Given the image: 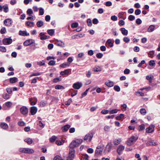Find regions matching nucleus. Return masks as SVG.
<instances>
[{
	"mask_svg": "<svg viewBox=\"0 0 160 160\" xmlns=\"http://www.w3.org/2000/svg\"><path fill=\"white\" fill-rule=\"evenodd\" d=\"M138 138V137L137 134L132 136L127 141V144L129 146H132L136 142Z\"/></svg>",
	"mask_w": 160,
	"mask_h": 160,
	"instance_id": "obj_1",
	"label": "nucleus"
},
{
	"mask_svg": "<svg viewBox=\"0 0 160 160\" xmlns=\"http://www.w3.org/2000/svg\"><path fill=\"white\" fill-rule=\"evenodd\" d=\"M92 137L93 135L92 133H88L85 136L84 138V140L90 142L91 141Z\"/></svg>",
	"mask_w": 160,
	"mask_h": 160,
	"instance_id": "obj_10",
	"label": "nucleus"
},
{
	"mask_svg": "<svg viewBox=\"0 0 160 160\" xmlns=\"http://www.w3.org/2000/svg\"><path fill=\"white\" fill-rule=\"evenodd\" d=\"M55 88L56 89H64V88L62 85H58L55 86Z\"/></svg>",
	"mask_w": 160,
	"mask_h": 160,
	"instance_id": "obj_45",
	"label": "nucleus"
},
{
	"mask_svg": "<svg viewBox=\"0 0 160 160\" xmlns=\"http://www.w3.org/2000/svg\"><path fill=\"white\" fill-rule=\"evenodd\" d=\"M44 13V9L42 8H39V15H42Z\"/></svg>",
	"mask_w": 160,
	"mask_h": 160,
	"instance_id": "obj_46",
	"label": "nucleus"
},
{
	"mask_svg": "<svg viewBox=\"0 0 160 160\" xmlns=\"http://www.w3.org/2000/svg\"><path fill=\"white\" fill-rule=\"evenodd\" d=\"M37 108L35 107H32L31 108L30 112L32 115L35 114L37 111Z\"/></svg>",
	"mask_w": 160,
	"mask_h": 160,
	"instance_id": "obj_17",
	"label": "nucleus"
},
{
	"mask_svg": "<svg viewBox=\"0 0 160 160\" xmlns=\"http://www.w3.org/2000/svg\"><path fill=\"white\" fill-rule=\"evenodd\" d=\"M41 73L38 72L34 73H32V74L30 75V77H32L34 76H38V75H41Z\"/></svg>",
	"mask_w": 160,
	"mask_h": 160,
	"instance_id": "obj_54",
	"label": "nucleus"
},
{
	"mask_svg": "<svg viewBox=\"0 0 160 160\" xmlns=\"http://www.w3.org/2000/svg\"><path fill=\"white\" fill-rule=\"evenodd\" d=\"M119 110V109H115L112 110H109V113L110 114H112L114 113H116Z\"/></svg>",
	"mask_w": 160,
	"mask_h": 160,
	"instance_id": "obj_36",
	"label": "nucleus"
},
{
	"mask_svg": "<svg viewBox=\"0 0 160 160\" xmlns=\"http://www.w3.org/2000/svg\"><path fill=\"white\" fill-rule=\"evenodd\" d=\"M114 89L115 91L118 92H119L120 91V88L118 85H115L114 87Z\"/></svg>",
	"mask_w": 160,
	"mask_h": 160,
	"instance_id": "obj_47",
	"label": "nucleus"
},
{
	"mask_svg": "<svg viewBox=\"0 0 160 160\" xmlns=\"http://www.w3.org/2000/svg\"><path fill=\"white\" fill-rule=\"evenodd\" d=\"M154 52H155L154 51L152 50L150 51L148 53L149 56L151 57V58L153 57Z\"/></svg>",
	"mask_w": 160,
	"mask_h": 160,
	"instance_id": "obj_51",
	"label": "nucleus"
},
{
	"mask_svg": "<svg viewBox=\"0 0 160 160\" xmlns=\"http://www.w3.org/2000/svg\"><path fill=\"white\" fill-rule=\"evenodd\" d=\"M105 4L107 7H110L112 6V3L111 1H108L105 2Z\"/></svg>",
	"mask_w": 160,
	"mask_h": 160,
	"instance_id": "obj_56",
	"label": "nucleus"
},
{
	"mask_svg": "<svg viewBox=\"0 0 160 160\" xmlns=\"http://www.w3.org/2000/svg\"><path fill=\"white\" fill-rule=\"evenodd\" d=\"M44 24L43 21L41 20L38 21L36 23V25L38 27H42Z\"/></svg>",
	"mask_w": 160,
	"mask_h": 160,
	"instance_id": "obj_28",
	"label": "nucleus"
},
{
	"mask_svg": "<svg viewBox=\"0 0 160 160\" xmlns=\"http://www.w3.org/2000/svg\"><path fill=\"white\" fill-rule=\"evenodd\" d=\"M155 126L154 125H151L149 127L146 128V132L148 133H151L154 131Z\"/></svg>",
	"mask_w": 160,
	"mask_h": 160,
	"instance_id": "obj_12",
	"label": "nucleus"
},
{
	"mask_svg": "<svg viewBox=\"0 0 160 160\" xmlns=\"http://www.w3.org/2000/svg\"><path fill=\"white\" fill-rule=\"evenodd\" d=\"M75 142H76L77 144H78V146L82 142V139H76L75 140Z\"/></svg>",
	"mask_w": 160,
	"mask_h": 160,
	"instance_id": "obj_44",
	"label": "nucleus"
},
{
	"mask_svg": "<svg viewBox=\"0 0 160 160\" xmlns=\"http://www.w3.org/2000/svg\"><path fill=\"white\" fill-rule=\"evenodd\" d=\"M47 32L50 36H52L54 33L55 31L54 29H48L47 30Z\"/></svg>",
	"mask_w": 160,
	"mask_h": 160,
	"instance_id": "obj_30",
	"label": "nucleus"
},
{
	"mask_svg": "<svg viewBox=\"0 0 160 160\" xmlns=\"http://www.w3.org/2000/svg\"><path fill=\"white\" fill-rule=\"evenodd\" d=\"M105 84L109 87H112L114 85V83L113 82L108 81L105 83Z\"/></svg>",
	"mask_w": 160,
	"mask_h": 160,
	"instance_id": "obj_22",
	"label": "nucleus"
},
{
	"mask_svg": "<svg viewBox=\"0 0 160 160\" xmlns=\"http://www.w3.org/2000/svg\"><path fill=\"white\" fill-rule=\"evenodd\" d=\"M24 141L27 142L28 144H31L32 143V139L30 138H26Z\"/></svg>",
	"mask_w": 160,
	"mask_h": 160,
	"instance_id": "obj_35",
	"label": "nucleus"
},
{
	"mask_svg": "<svg viewBox=\"0 0 160 160\" xmlns=\"http://www.w3.org/2000/svg\"><path fill=\"white\" fill-rule=\"evenodd\" d=\"M56 139L57 137L55 136H53L50 138V141L51 142H54Z\"/></svg>",
	"mask_w": 160,
	"mask_h": 160,
	"instance_id": "obj_50",
	"label": "nucleus"
},
{
	"mask_svg": "<svg viewBox=\"0 0 160 160\" xmlns=\"http://www.w3.org/2000/svg\"><path fill=\"white\" fill-rule=\"evenodd\" d=\"M104 148V146L103 145L97 146L95 151L96 155L97 156L101 155Z\"/></svg>",
	"mask_w": 160,
	"mask_h": 160,
	"instance_id": "obj_5",
	"label": "nucleus"
},
{
	"mask_svg": "<svg viewBox=\"0 0 160 160\" xmlns=\"http://www.w3.org/2000/svg\"><path fill=\"white\" fill-rule=\"evenodd\" d=\"M70 127V126L69 125H66L62 128V130L63 132H67Z\"/></svg>",
	"mask_w": 160,
	"mask_h": 160,
	"instance_id": "obj_21",
	"label": "nucleus"
},
{
	"mask_svg": "<svg viewBox=\"0 0 160 160\" xmlns=\"http://www.w3.org/2000/svg\"><path fill=\"white\" fill-rule=\"evenodd\" d=\"M27 13L29 16H32V14L33 13V11L31 9L29 8L28 9Z\"/></svg>",
	"mask_w": 160,
	"mask_h": 160,
	"instance_id": "obj_39",
	"label": "nucleus"
},
{
	"mask_svg": "<svg viewBox=\"0 0 160 160\" xmlns=\"http://www.w3.org/2000/svg\"><path fill=\"white\" fill-rule=\"evenodd\" d=\"M156 142L154 140H151L147 143V144L148 146H154L156 145Z\"/></svg>",
	"mask_w": 160,
	"mask_h": 160,
	"instance_id": "obj_25",
	"label": "nucleus"
},
{
	"mask_svg": "<svg viewBox=\"0 0 160 160\" xmlns=\"http://www.w3.org/2000/svg\"><path fill=\"white\" fill-rule=\"evenodd\" d=\"M140 112L141 114L143 115H145L146 113V111L144 108H142L140 109Z\"/></svg>",
	"mask_w": 160,
	"mask_h": 160,
	"instance_id": "obj_42",
	"label": "nucleus"
},
{
	"mask_svg": "<svg viewBox=\"0 0 160 160\" xmlns=\"http://www.w3.org/2000/svg\"><path fill=\"white\" fill-rule=\"evenodd\" d=\"M19 152L31 154L34 152V150L32 148H20L18 149Z\"/></svg>",
	"mask_w": 160,
	"mask_h": 160,
	"instance_id": "obj_2",
	"label": "nucleus"
},
{
	"mask_svg": "<svg viewBox=\"0 0 160 160\" xmlns=\"http://www.w3.org/2000/svg\"><path fill=\"white\" fill-rule=\"evenodd\" d=\"M34 44V46L38 45V44L35 43V40L32 39H29L25 41L23 43V45L25 46H28L32 44Z\"/></svg>",
	"mask_w": 160,
	"mask_h": 160,
	"instance_id": "obj_3",
	"label": "nucleus"
},
{
	"mask_svg": "<svg viewBox=\"0 0 160 160\" xmlns=\"http://www.w3.org/2000/svg\"><path fill=\"white\" fill-rule=\"evenodd\" d=\"M78 23L77 22H74L72 24L71 27L72 28H76L78 27Z\"/></svg>",
	"mask_w": 160,
	"mask_h": 160,
	"instance_id": "obj_61",
	"label": "nucleus"
},
{
	"mask_svg": "<svg viewBox=\"0 0 160 160\" xmlns=\"http://www.w3.org/2000/svg\"><path fill=\"white\" fill-rule=\"evenodd\" d=\"M12 39L10 38H6L3 39V43L4 45L10 44L12 42Z\"/></svg>",
	"mask_w": 160,
	"mask_h": 160,
	"instance_id": "obj_9",
	"label": "nucleus"
},
{
	"mask_svg": "<svg viewBox=\"0 0 160 160\" xmlns=\"http://www.w3.org/2000/svg\"><path fill=\"white\" fill-rule=\"evenodd\" d=\"M64 142V141L62 139L61 140H57L56 141V144L58 145H62Z\"/></svg>",
	"mask_w": 160,
	"mask_h": 160,
	"instance_id": "obj_32",
	"label": "nucleus"
},
{
	"mask_svg": "<svg viewBox=\"0 0 160 160\" xmlns=\"http://www.w3.org/2000/svg\"><path fill=\"white\" fill-rule=\"evenodd\" d=\"M120 30L122 33L124 35H127L128 33V31L125 28H120Z\"/></svg>",
	"mask_w": 160,
	"mask_h": 160,
	"instance_id": "obj_20",
	"label": "nucleus"
},
{
	"mask_svg": "<svg viewBox=\"0 0 160 160\" xmlns=\"http://www.w3.org/2000/svg\"><path fill=\"white\" fill-rule=\"evenodd\" d=\"M49 37L48 36H47L44 35L42 37H40V39L41 40H45L48 38Z\"/></svg>",
	"mask_w": 160,
	"mask_h": 160,
	"instance_id": "obj_62",
	"label": "nucleus"
},
{
	"mask_svg": "<svg viewBox=\"0 0 160 160\" xmlns=\"http://www.w3.org/2000/svg\"><path fill=\"white\" fill-rule=\"evenodd\" d=\"M124 146L122 145H119L117 148V152L120 155L121 154L122 152L124 150Z\"/></svg>",
	"mask_w": 160,
	"mask_h": 160,
	"instance_id": "obj_16",
	"label": "nucleus"
},
{
	"mask_svg": "<svg viewBox=\"0 0 160 160\" xmlns=\"http://www.w3.org/2000/svg\"><path fill=\"white\" fill-rule=\"evenodd\" d=\"M125 22L123 20H120L118 22V24L120 26H122L124 25Z\"/></svg>",
	"mask_w": 160,
	"mask_h": 160,
	"instance_id": "obj_64",
	"label": "nucleus"
},
{
	"mask_svg": "<svg viewBox=\"0 0 160 160\" xmlns=\"http://www.w3.org/2000/svg\"><path fill=\"white\" fill-rule=\"evenodd\" d=\"M112 144L111 142L108 143L106 145L104 151V153L106 154L109 152L111 151L112 147Z\"/></svg>",
	"mask_w": 160,
	"mask_h": 160,
	"instance_id": "obj_8",
	"label": "nucleus"
},
{
	"mask_svg": "<svg viewBox=\"0 0 160 160\" xmlns=\"http://www.w3.org/2000/svg\"><path fill=\"white\" fill-rule=\"evenodd\" d=\"M54 44L57 46H60L62 47H65V44L62 41L58 40H55Z\"/></svg>",
	"mask_w": 160,
	"mask_h": 160,
	"instance_id": "obj_14",
	"label": "nucleus"
},
{
	"mask_svg": "<svg viewBox=\"0 0 160 160\" xmlns=\"http://www.w3.org/2000/svg\"><path fill=\"white\" fill-rule=\"evenodd\" d=\"M62 80V79L61 78V77H59L57 78H54L53 80V82L55 83H57V82H58L60 81H61Z\"/></svg>",
	"mask_w": 160,
	"mask_h": 160,
	"instance_id": "obj_38",
	"label": "nucleus"
},
{
	"mask_svg": "<svg viewBox=\"0 0 160 160\" xmlns=\"http://www.w3.org/2000/svg\"><path fill=\"white\" fill-rule=\"evenodd\" d=\"M0 51L3 52H5L6 51V49L3 46H0Z\"/></svg>",
	"mask_w": 160,
	"mask_h": 160,
	"instance_id": "obj_60",
	"label": "nucleus"
},
{
	"mask_svg": "<svg viewBox=\"0 0 160 160\" xmlns=\"http://www.w3.org/2000/svg\"><path fill=\"white\" fill-rule=\"evenodd\" d=\"M124 13V12H119L118 14V17L122 19V18H123V16Z\"/></svg>",
	"mask_w": 160,
	"mask_h": 160,
	"instance_id": "obj_59",
	"label": "nucleus"
},
{
	"mask_svg": "<svg viewBox=\"0 0 160 160\" xmlns=\"http://www.w3.org/2000/svg\"><path fill=\"white\" fill-rule=\"evenodd\" d=\"M2 97L5 99H9L10 97V96L7 93L4 94L2 96Z\"/></svg>",
	"mask_w": 160,
	"mask_h": 160,
	"instance_id": "obj_53",
	"label": "nucleus"
},
{
	"mask_svg": "<svg viewBox=\"0 0 160 160\" xmlns=\"http://www.w3.org/2000/svg\"><path fill=\"white\" fill-rule=\"evenodd\" d=\"M75 149H69L68 155L67 157V160H73L75 157Z\"/></svg>",
	"mask_w": 160,
	"mask_h": 160,
	"instance_id": "obj_4",
	"label": "nucleus"
},
{
	"mask_svg": "<svg viewBox=\"0 0 160 160\" xmlns=\"http://www.w3.org/2000/svg\"><path fill=\"white\" fill-rule=\"evenodd\" d=\"M124 117V115L123 114H120L119 116L116 117V119L117 120H121L123 119Z\"/></svg>",
	"mask_w": 160,
	"mask_h": 160,
	"instance_id": "obj_34",
	"label": "nucleus"
},
{
	"mask_svg": "<svg viewBox=\"0 0 160 160\" xmlns=\"http://www.w3.org/2000/svg\"><path fill=\"white\" fill-rule=\"evenodd\" d=\"M128 19L130 21H132L135 19V17L132 15H130L129 16Z\"/></svg>",
	"mask_w": 160,
	"mask_h": 160,
	"instance_id": "obj_63",
	"label": "nucleus"
},
{
	"mask_svg": "<svg viewBox=\"0 0 160 160\" xmlns=\"http://www.w3.org/2000/svg\"><path fill=\"white\" fill-rule=\"evenodd\" d=\"M53 160H64L59 156L57 155L54 158Z\"/></svg>",
	"mask_w": 160,
	"mask_h": 160,
	"instance_id": "obj_49",
	"label": "nucleus"
},
{
	"mask_svg": "<svg viewBox=\"0 0 160 160\" xmlns=\"http://www.w3.org/2000/svg\"><path fill=\"white\" fill-rule=\"evenodd\" d=\"M1 127L3 129H6L8 128V125L5 123H2L1 124Z\"/></svg>",
	"mask_w": 160,
	"mask_h": 160,
	"instance_id": "obj_31",
	"label": "nucleus"
},
{
	"mask_svg": "<svg viewBox=\"0 0 160 160\" xmlns=\"http://www.w3.org/2000/svg\"><path fill=\"white\" fill-rule=\"evenodd\" d=\"M155 26L154 25H151L148 28L147 31L149 32H153L155 30Z\"/></svg>",
	"mask_w": 160,
	"mask_h": 160,
	"instance_id": "obj_18",
	"label": "nucleus"
},
{
	"mask_svg": "<svg viewBox=\"0 0 160 160\" xmlns=\"http://www.w3.org/2000/svg\"><path fill=\"white\" fill-rule=\"evenodd\" d=\"M103 56V54L101 53H98L96 55V57L99 59L101 58H102Z\"/></svg>",
	"mask_w": 160,
	"mask_h": 160,
	"instance_id": "obj_58",
	"label": "nucleus"
},
{
	"mask_svg": "<svg viewBox=\"0 0 160 160\" xmlns=\"http://www.w3.org/2000/svg\"><path fill=\"white\" fill-rule=\"evenodd\" d=\"M136 95L138 96H143L144 95V93L138 91L136 92Z\"/></svg>",
	"mask_w": 160,
	"mask_h": 160,
	"instance_id": "obj_41",
	"label": "nucleus"
},
{
	"mask_svg": "<svg viewBox=\"0 0 160 160\" xmlns=\"http://www.w3.org/2000/svg\"><path fill=\"white\" fill-rule=\"evenodd\" d=\"M121 139H115L113 141V143L115 145H118L121 142Z\"/></svg>",
	"mask_w": 160,
	"mask_h": 160,
	"instance_id": "obj_37",
	"label": "nucleus"
},
{
	"mask_svg": "<svg viewBox=\"0 0 160 160\" xmlns=\"http://www.w3.org/2000/svg\"><path fill=\"white\" fill-rule=\"evenodd\" d=\"M153 78V76L152 77L148 75L146 76V79L148 80L149 82L151 83L152 82V80Z\"/></svg>",
	"mask_w": 160,
	"mask_h": 160,
	"instance_id": "obj_40",
	"label": "nucleus"
},
{
	"mask_svg": "<svg viewBox=\"0 0 160 160\" xmlns=\"http://www.w3.org/2000/svg\"><path fill=\"white\" fill-rule=\"evenodd\" d=\"M87 23L88 25V26L90 27L92 26V20L90 19H88L87 20Z\"/></svg>",
	"mask_w": 160,
	"mask_h": 160,
	"instance_id": "obj_48",
	"label": "nucleus"
},
{
	"mask_svg": "<svg viewBox=\"0 0 160 160\" xmlns=\"http://www.w3.org/2000/svg\"><path fill=\"white\" fill-rule=\"evenodd\" d=\"M69 149H74V148L77 147L78 146V144H77L75 140L72 141L69 145Z\"/></svg>",
	"mask_w": 160,
	"mask_h": 160,
	"instance_id": "obj_15",
	"label": "nucleus"
},
{
	"mask_svg": "<svg viewBox=\"0 0 160 160\" xmlns=\"http://www.w3.org/2000/svg\"><path fill=\"white\" fill-rule=\"evenodd\" d=\"M88 157L87 154H84L82 155L81 160H88Z\"/></svg>",
	"mask_w": 160,
	"mask_h": 160,
	"instance_id": "obj_33",
	"label": "nucleus"
},
{
	"mask_svg": "<svg viewBox=\"0 0 160 160\" xmlns=\"http://www.w3.org/2000/svg\"><path fill=\"white\" fill-rule=\"evenodd\" d=\"M70 65V63L67 62H65L63 63L60 65V67L64 68L68 67Z\"/></svg>",
	"mask_w": 160,
	"mask_h": 160,
	"instance_id": "obj_24",
	"label": "nucleus"
},
{
	"mask_svg": "<svg viewBox=\"0 0 160 160\" xmlns=\"http://www.w3.org/2000/svg\"><path fill=\"white\" fill-rule=\"evenodd\" d=\"M26 24L28 26L30 27H33L34 25V22L31 21H27L26 22Z\"/></svg>",
	"mask_w": 160,
	"mask_h": 160,
	"instance_id": "obj_26",
	"label": "nucleus"
},
{
	"mask_svg": "<svg viewBox=\"0 0 160 160\" xmlns=\"http://www.w3.org/2000/svg\"><path fill=\"white\" fill-rule=\"evenodd\" d=\"M123 41L126 43H128L129 42L130 39L128 37H124L123 38Z\"/></svg>",
	"mask_w": 160,
	"mask_h": 160,
	"instance_id": "obj_52",
	"label": "nucleus"
},
{
	"mask_svg": "<svg viewBox=\"0 0 160 160\" xmlns=\"http://www.w3.org/2000/svg\"><path fill=\"white\" fill-rule=\"evenodd\" d=\"M82 85V84L81 82H77L74 83L72 85V87L76 89H79Z\"/></svg>",
	"mask_w": 160,
	"mask_h": 160,
	"instance_id": "obj_11",
	"label": "nucleus"
},
{
	"mask_svg": "<svg viewBox=\"0 0 160 160\" xmlns=\"http://www.w3.org/2000/svg\"><path fill=\"white\" fill-rule=\"evenodd\" d=\"M3 11L4 12L7 13L8 12L9 9L7 4H6L3 6Z\"/></svg>",
	"mask_w": 160,
	"mask_h": 160,
	"instance_id": "obj_29",
	"label": "nucleus"
},
{
	"mask_svg": "<svg viewBox=\"0 0 160 160\" xmlns=\"http://www.w3.org/2000/svg\"><path fill=\"white\" fill-rule=\"evenodd\" d=\"M68 70V69H67L64 71L61 72L60 73V75L62 76H63L65 75H68L69 73Z\"/></svg>",
	"mask_w": 160,
	"mask_h": 160,
	"instance_id": "obj_27",
	"label": "nucleus"
},
{
	"mask_svg": "<svg viewBox=\"0 0 160 160\" xmlns=\"http://www.w3.org/2000/svg\"><path fill=\"white\" fill-rule=\"evenodd\" d=\"M107 42L109 44V45L110 47H112L113 46V43L112 42L110 39H108Z\"/></svg>",
	"mask_w": 160,
	"mask_h": 160,
	"instance_id": "obj_55",
	"label": "nucleus"
},
{
	"mask_svg": "<svg viewBox=\"0 0 160 160\" xmlns=\"http://www.w3.org/2000/svg\"><path fill=\"white\" fill-rule=\"evenodd\" d=\"M12 22H13L12 20L10 18L6 19L4 21V24L7 26H10Z\"/></svg>",
	"mask_w": 160,
	"mask_h": 160,
	"instance_id": "obj_13",
	"label": "nucleus"
},
{
	"mask_svg": "<svg viewBox=\"0 0 160 160\" xmlns=\"http://www.w3.org/2000/svg\"><path fill=\"white\" fill-rule=\"evenodd\" d=\"M18 81V79L16 77H13L10 78L9 79V82L11 83H14Z\"/></svg>",
	"mask_w": 160,
	"mask_h": 160,
	"instance_id": "obj_23",
	"label": "nucleus"
},
{
	"mask_svg": "<svg viewBox=\"0 0 160 160\" xmlns=\"http://www.w3.org/2000/svg\"><path fill=\"white\" fill-rule=\"evenodd\" d=\"M18 124L20 126H24L25 125V123L24 122L20 121L18 122Z\"/></svg>",
	"mask_w": 160,
	"mask_h": 160,
	"instance_id": "obj_43",
	"label": "nucleus"
},
{
	"mask_svg": "<svg viewBox=\"0 0 160 160\" xmlns=\"http://www.w3.org/2000/svg\"><path fill=\"white\" fill-rule=\"evenodd\" d=\"M21 113L23 115H27L28 113V108L25 106L22 107L20 109Z\"/></svg>",
	"mask_w": 160,
	"mask_h": 160,
	"instance_id": "obj_6",
	"label": "nucleus"
},
{
	"mask_svg": "<svg viewBox=\"0 0 160 160\" xmlns=\"http://www.w3.org/2000/svg\"><path fill=\"white\" fill-rule=\"evenodd\" d=\"M149 64L152 66H154L155 65V63L154 60H151L149 62Z\"/></svg>",
	"mask_w": 160,
	"mask_h": 160,
	"instance_id": "obj_57",
	"label": "nucleus"
},
{
	"mask_svg": "<svg viewBox=\"0 0 160 160\" xmlns=\"http://www.w3.org/2000/svg\"><path fill=\"white\" fill-rule=\"evenodd\" d=\"M19 34L20 35L24 36H29V33H28L26 31H19Z\"/></svg>",
	"mask_w": 160,
	"mask_h": 160,
	"instance_id": "obj_19",
	"label": "nucleus"
},
{
	"mask_svg": "<svg viewBox=\"0 0 160 160\" xmlns=\"http://www.w3.org/2000/svg\"><path fill=\"white\" fill-rule=\"evenodd\" d=\"M12 105V103L8 101L5 103L3 106V108L5 110L9 109L11 108Z\"/></svg>",
	"mask_w": 160,
	"mask_h": 160,
	"instance_id": "obj_7",
	"label": "nucleus"
}]
</instances>
